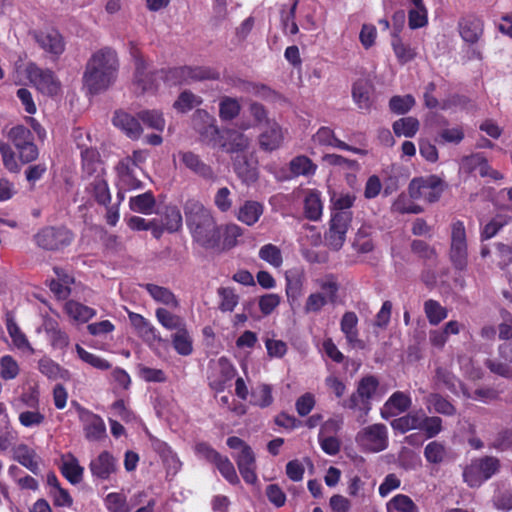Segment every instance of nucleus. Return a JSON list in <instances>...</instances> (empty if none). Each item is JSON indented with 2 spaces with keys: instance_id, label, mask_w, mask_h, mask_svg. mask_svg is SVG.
<instances>
[{
  "instance_id": "nucleus-1",
  "label": "nucleus",
  "mask_w": 512,
  "mask_h": 512,
  "mask_svg": "<svg viewBox=\"0 0 512 512\" xmlns=\"http://www.w3.org/2000/svg\"><path fill=\"white\" fill-rule=\"evenodd\" d=\"M186 225L193 240L206 249L219 245L220 229L210 209L200 201L189 199L184 205Z\"/></svg>"
},
{
  "instance_id": "nucleus-2",
  "label": "nucleus",
  "mask_w": 512,
  "mask_h": 512,
  "mask_svg": "<svg viewBox=\"0 0 512 512\" xmlns=\"http://www.w3.org/2000/svg\"><path fill=\"white\" fill-rule=\"evenodd\" d=\"M118 58L114 50L104 48L95 52L86 64L83 85L91 95L107 90L116 80Z\"/></svg>"
},
{
  "instance_id": "nucleus-3",
  "label": "nucleus",
  "mask_w": 512,
  "mask_h": 512,
  "mask_svg": "<svg viewBox=\"0 0 512 512\" xmlns=\"http://www.w3.org/2000/svg\"><path fill=\"white\" fill-rule=\"evenodd\" d=\"M316 291L311 292L304 303V313L319 314L328 304H334L338 298L340 285L336 276L326 274L314 280Z\"/></svg>"
},
{
  "instance_id": "nucleus-4",
  "label": "nucleus",
  "mask_w": 512,
  "mask_h": 512,
  "mask_svg": "<svg viewBox=\"0 0 512 512\" xmlns=\"http://www.w3.org/2000/svg\"><path fill=\"white\" fill-rule=\"evenodd\" d=\"M220 78V72L210 66H181L167 70L166 81L171 85L186 84L199 81H214Z\"/></svg>"
},
{
  "instance_id": "nucleus-5",
  "label": "nucleus",
  "mask_w": 512,
  "mask_h": 512,
  "mask_svg": "<svg viewBox=\"0 0 512 512\" xmlns=\"http://www.w3.org/2000/svg\"><path fill=\"white\" fill-rule=\"evenodd\" d=\"M6 137L17 150L22 163H31L38 158L39 151L34 143V135L24 125L13 126L8 130Z\"/></svg>"
},
{
  "instance_id": "nucleus-6",
  "label": "nucleus",
  "mask_w": 512,
  "mask_h": 512,
  "mask_svg": "<svg viewBox=\"0 0 512 512\" xmlns=\"http://www.w3.org/2000/svg\"><path fill=\"white\" fill-rule=\"evenodd\" d=\"M449 259L453 267L463 271L468 265V243L464 223L455 221L451 225Z\"/></svg>"
},
{
  "instance_id": "nucleus-7",
  "label": "nucleus",
  "mask_w": 512,
  "mask_h": 512,
  "mask_svg": "<svg viewBox=\"0 0 512 512\" xmlns=\"http://www.w3.org/2000/svg\"><path fill=\"white\" fill-rule=\"evenodd\" d=\"M135 74L133 85L140 93H154L158 89L159 80L166 81L167 70L150 71L148 64L141 56H134Z\"/></svg>"
},
{
  "instance_id": "nucleus-8",
  "label": "nucleus",
  "mask_w": 512,
  "mask_h": 512,
  "mask_svg": "<svg viewBox=\"0 0 512 512\" xmlns=\"http://www.w3.org/2000/svg\"><path fill=\"white\" fill-rule=\"evenodd\" d=\"M356 442L366 452H381L388 447V429L381 423L369 425L357 433Z\"/></svg>"
},
{
  "instance_id": "nucleus-9",
  "label": "nucleus",
  "mask_w": 512,
  "mask_h": 512,
  "mask_svg": "<svg viewBox=\"0 0 512 512\" xmlns=\"http://www.w3.org/2000/svg\"><path fill=\"white\" fill-rule=\"evenodd\" d=\"M408 190L412 199L432 203L440 198L443 192V183L435 175L419 177L410 182Z\"/></svg>"
},
{
  "instance_id": "nucleus-10",
  "label": "nucleus",
  "mask_w": 512,
  "mask_h": 512,
  "mask_svg": "<svg viewBox=\"0 0 512 512\" xmlns=\"http://www.w3.org/2000/svg\"><path fill=\"white\" fill-rule=\"evenodd\" d=\"M378 385L379 382L374 376H366L362 378L358 384L356 392L350 396L344 406L352 410L357 409L363 412L364 415H367L371 410L370 400L375 394Z\"/></svg>"
},
{
  "instance_id": "nucleus-11",
  "label": "nucleus",
  "mask_w": 512,
  "mask_h": 512,
  "mask_svg": "<svg viewBox=\"0 0 512 512\" xmlns=\"http://www.w3.org/2000/svg\"><path fill=\"white\" fill-rule=\"evenodd\" d=\"M351 222L352 219L346 214H330L329 228L324 235L330 249L338 251L343 247Z\"/></svg>"
},
{
  "instance_id": "nucleus-12",
  "label": "nucleus",
  "mask_w": 512,
  "mask_h": 512,
  "mask_svg": "<svg viewBox=\"0 0 512 512\" xmlns=\"http://www.w3.org/2000/svg\"><path fill=\"white\" fill-rule=\"evenodd\" d=\"M27 77L42 94L53 96L60 91V81L49 69H43L35 64H29L27 67Z\"/></svg>"
},
{
  "instance_id": "nucleus-13",
  "label": "nucleus",
  "mask_w": 512,
  "mask_h": 512,
  "mask_svg": "<svg viewBox=\"0 0 512 512\" xmlns=\"http://www.w3.org/2000/svg\"><path fill=\"white\" fill-rule=\"evenodd\" d=\"M235 375L236 369L233 364L227 358L220 357L210 366L209 387L217 393L223 392Z\"/></svg>"
},
{
  "instance_id": "nucleus-14",
  "label": "nucleus",
  "mask_w": 512,
  "mask_h": 512,
  "mask_svg": "<svg viewBox=\"0 0 512 512\" xmlns=\"http://www.w3.org/2000/svg\"><path fill=\"white\" fill-rule=\"evenodd\" d=\"M72 240V233L63 227H46L35 235L36 244L45 250L61 249L69 245Z\"/></svg>"
},
{
  "instance_id": "nucleus-15",
  "label": "nucleus",
  "mask_w": 512,
  "mask_h": 512,
  "mask_svg": "<svg viewBox=\"0 0 512 512\" xmlns=\"http://www.w3.org/2000/svg\"><path fill=\"white\" fill-rule=\"evenodd\" d=\"M76 411L83 425L85 437L89 441H99L106 436V425L103 419L92 411L76 405Z\"/></svg>"
},
{
  "instance_id": "nucleus-16",
  "label": "nucleus",
  "mask_w": 512,
  "mask_h": 512,
  "mask_svg": "<svg viewBox=\"0 0 512 512\" xmlns=\"http://www.w3.org/2000/svg\"><path fill=\"white\" fill-rule=\"evenodd\" d=\"M34 39L47 53L59 56L65 50V42L62 35L55 29H47L34 32Z\"/></svg>"
},
{
  "instance_id": "nucleus-17",
  "label": "nucleus",
  "mask_w": 512,
  "mask_h": 512,
  "mask_svg": "<svg viewBox=\"0 0 512 512\" xmlns=\"http://www.w3.org/2000/svg\"><path fill=\"white\" fill-rule=\"evenodd\" d=\"M412 404V399L408 393L403 391L394 392L381 408V417L389 419L406 412Z\"/></svg>"
},
{
  "instance_id": "nucleus-18",
  "label": "nucleus",
  "mask_w": 512,
  "mask_h": 512,
  "mask_svg": "<svg viewBox=\"0 0 512 512\" xmlns=\"http://www.w3.org/2000/svg\"><path fill=\"white\" fill-rule=\"evenodd\" d=\"M285 294L289 305L293 308L303 295L305 276L300 270L293 269L285 273Z\"/></svg>"
},
{
  "instance_id": "nucleus-19",
  "label": "nucleus",
  "mask_w": 512,
  "mask_h": 512,
  "mask_svg": "<svg viewBox=\"0 0 512 512\" xmlns=\"http://www.w3.org/2000/svg\"><path fill=\"white\" fill-rule=\"evenodd\" d=\"M302 202L304 216L310 221H319L324 208L321 192L317 189H304Z\"/></svg>"
},
{
  "instance_id": "nucleus-20",
  "label": "nucleus",
  "mask_w": 512,
  "mask_h": 512,
  "mask_svg": "<svg viewBox=\"0 0 512 512\" xmlns=\"http://www.w3.org/2000/svg\"><path fill=\"white\" fill-rule=\"evenodd\" d=\"M284 141V133L281 126L273 121L267 122L266 128L258 137L259 146L262 150L272 152L281 147Z\"/></svg>"
},
{
  "instance_id": "nucleus-21",
  "label": "nucleus",
  "mask_w": 512,
  "mask_h": 512,
  "mask_svg": "<svg viewBox=\"0 0 512 512\" xmlns=\"http://www.w3.org/2000/svg\"><path fill=\"white\" fill-rule=\"evenodd\" d=\"M89 469L94 478L107 480L116 472V460L108 451H103L91 460Z\"/></svg>"
},
{
  "instance_id": "nucleus-22",
  "label": "nucleus",
  "mask_w": 512,
  "mask_h": 512,
  "mask_svg": "<svg viewBox=\"0 0 512 512\" xmlns=\"http://www.w3.org/2000/svg\"><path fill=\"white\" fill-rule=\"evenodd\" d=\"M139 121L140 119H138V116L134 117L124 111L115 112L112 119L114 126L123 131L126 136L132 140L139 139L143 133V129Z\"/></svg>"
},
{
  "instance_id": "nucleus-23",
  "label": "nucleus",
  "mask_w": 512,
  "mask_h": 512,
  "mask_svg": "<svg viewBox=\"0 0 512 512\" xmlns=\"http://www.w3.org/2000/svg\"><path fill=\"white\" fill-rule=\"evenodd\" d=\"M232 160L234 171L243 183L250 185L257 181L258 169L256 161L249 159L246 154L235 155Z\"/></svg>"
},
{
  "instance_id": "nucleus-24",
  "label": "nucleus",
  "mask_w": 512,
  "mask_h": 512,
  "mask_svg": "<svg viewBox=\"0 0 512 512\" xmlns=\"http://www.w3.org/2000/svg\"><path fill=\"white\" fill-rule=\"evenodd\" d=\"M88 180L86 192L89 193L98 204L107 206L111 201V193L105 174L89 177Z\"/></svg>"
},
{
  "instance_id": "nucleus-25",
  "label": "nucleus",
  "mask_w": 512,
  "mask_h": 512,
  "mask_svg": "<svg viewBox=\"0 0 512 512\" xmlns=\"http://www.w3.org/2000/svg\"><path fill=\"white\" fill-rule=\"evenodd\" d=\"M461 38L470 44L478 42L483 34V22L476 16H467L459 21Z\"/></svg>"
},
{
  "instance_id": "nucleus-26",
  "label": "nucleus",
  "mask_w": 512,
  "mask_h": 512,
  "mask_svg": "<svg viewBox=\"0 0 512 512\" xmlns=\"http://www.w3.org/2000/svg\"><path fill=\"white\" fill-rule=\"evenodd\" d=\"M179 157L186 168L206 180L216 178L213 169L205 164L198 155L193 152H179Z\"/></svg>"
},
{
  "instance_id": "nucleus-27",
  "label": "nucleus",
  "mask_w": 512,
  "mask_h": 512,
  "mask_svg": "<svg viewBox=\"0 0 512 512\" xmlns=\"http://www.w3.org/2000/svg\"><path fill=\"white\" fill-rule=\"evenodd\" d=\"M152 447L160 455L168 474L175 475L181 469V461L167 443L159 439H153Z\"/></svg>"
},
{
  "instance_id": "nucleus-28",
  "label": "nucleus",
  "mask_w": 512,
  "mask_h": 512,
  "mask_svg": "<svg viewBox=\"0 0 512 512\" xmlns=\"http://www.w3.org/2000/svg\"><path fill=\"white\" fill-rule=\"evenodd\" d=\"M425 420V412L422 409L412 410L404 416L392 421L394 430L405 433L410 430H421Z\"/></svg>"
},
{
  "instance_id": "nucleus-29",
  "label": "nucleus",
  "mask_w": 512,
  "mask_h": 512,
  "mask_svg": "<svg viewBox=\"0 0 512 512\" xmlns=\"http://www.w3.org/2000/svg\"><path fill=\"white\" fill-rule=\"evenodd\" d=\"M251 139L242 132L228 130L225 141L221 144L222 148L229 154H245L250 146Z\"/></svg>"
},
{
  "instance_id": "nucleus-30",
  "label": "nucleus",
  "mask_w": 512,
  "mask_h": 512,
  "mask_svg": "<svg viewBox=\"0 0 512 512\" xmlns=\"http://www.w3.org/2000/svg\"><path fill=\"white\" fill-rule=\"evenodd\" d=\"M358 317L352 311H347L343 314L340 320V329L344 334L345 339L352 347L362 346V341L359 339L357 329Z\"/></svg>"
},
{
  "instance_id": "nucleus-31",
  "label": "nucleus",
  "mask_w": 512,
  "mask_h": 512,
  "mask_svg": "<svg viewBox=\"0 0 512 512\" xmlns=\"http://www.w3.org/2000/svg\"><path fill=\"white\" fill-rule=\"evenodd\" d=\"M356 201V196L349 192H332L330 193V214H346L349 218H353L351 211Z\"/></svg>"
},
{
  "instance_id": "nucleus-32",
  "label": "nucleus",
  "mask_w": 512,
  "mask_h": 512,
  "mask_svg": "<svg viewBox=\"0 0 512 512\" xmlns=\"http://www.w3.org/2000/svg\"><path fill=\"white\" fill-rule=\"evenodd\" d=\"M60 470L63 476L72 484H78L83 479L84 468L71 453H67L61 457Z\"/></svg>"
},
{
  "instance_id": "nucleus-33",
  "label": "nucleus",
  "mask_w": 512,
  "mask_h": 512,
  "mask_svg": "<svg viewBox=\"0 0 512 512\" xmlns=\"http://www.w3.org/2000/svg\"><path fill=\"white\" fill-rule=\"evenodd\" d=\"M83 172L87 178L105 174V168L100 160L99 153L94 148H86L81 151Z\"/></svg>"
},
{
  "instance_id": "nucleus-34",
  "label": "nucleus",
  "mask_w": 512,
  "mask_h": 512,
  "mask_svg": "<svg viewBox=\"0 0 512 512\" xmlns=\"http://www.w3.org/2000/svg\"><path fill=\"white\" fill-rule=\"evenodd\" d=\"M264 206L262 203L254 200H247L240 206L237 212V219L248 225L252 226L263 215Z\"/></svg>"
},
{
  "instance_id": "nucleus-35",
  "label": "nucleus",
  "mask_w": 512,
  "mask_h": 512,
  "mask_svg": "<svg viewBox=\"0 0 512 512\" xmlns=\"http://www.w3.org/2000/svg\"><path fill=\"white\" fill-rule=\"evenodd\" d=\"M38 369L50 380L68 381L71 378V374L67 369L48 357H43L38 361Z\"/></svg>"
},
{
  "instance_id": "nucleus-36",
  "label": "nucleus",
  "mask_w": 512,
  "mask_h": 512,
  "mask_svg": "<svg viewBox=\"0 0 512 512\" xmlns=\"http://www.w3.org/2000/svg\"><path fill=\"white\" fill-rule=\"evenodd\" d=\"M197 116L203 118V120H204V124L201 126L198 125L197 123L195 124V127H196L197 131L199 132L202 140L209 144L215 145L216 140L219 136V129L215 124V122H216L215 118L212 117L211 115H209L207 112L202 111V110L197 111Z\"/></svg>"
},
{
  "instance_id": "nucleus-37",
  "label": "nucleus",
  "mask_w": 512,
  "mask_h": 512,
  "mask_svg": "<svg viewBox=\"0 0 512 512\" xmlns=\"http://www.w3.org/2000/svg\"><path fill=\"white\" fill-rule=\"evenodd\" d=\"M129 321L134 329L137 331L138 335L142 337L144 340L152 341L157 339V330L156 328L142 315L134 312L128 313Z\"/></svg>"
},
{
  "instance_id": "nucleus-38",
  "label": "nucleus",
  "mask_w": 512,
  "mask_h": 512,
  "mask_svg": "<svg viewBox=\"0 0 512 512\" xmlns=\"http://www.w3.org/2000/svg\"><path fill=\"white\" fill-rule=\"evenodd\" d=\"M14 459L21 465L36 473L39 469V462L36 452L25 444L18 445L13 451Z\"/></svg>"
},
{
  "instance_id": "nucleus-39",
  "label": "nucleus",
  "mask_w": 512,
  "mask_h": 512,
  "mask_svg": "<svg viewBox=\"0 0 512 512\" xmlns=\"http://www.w3.org/2000/svg\"><path fill=\"white\" fill-rule=\"evenodd\" d=\"M6 328L14 346L17 349L30 354L34 353V349L30 345L26 335L21 331L20 327L13 319H7Z\"/></svg>"
},
{
  "instance_id": "nucleus-40",
  "label": "nucleus",
  "mask_w": 512,
  "mask_h": 512,
  "mask_svg": "<svg viewBox=\"0 0 512 512\" xmlns=\"http://www.w3.org/2000/svg\"><path fill=\"white\" fill-rule=\"evenodd\" d=\"M312 141L318 146H330L334 148H347V144L339 140L334 131L326 126L320 127L317 132L312 136Z\"/></svg>"
},
{
  "instance_id": "nucleus-41",
  "label": "nucleus",
  "mask_w": 512,
  "mask_h": 512,
  "mask_svg": "<svg viewBox=\"0 0 512 512\" xmlns=\"http://www.w3.org/2000/svg\"><path fill=\"white\" fill-rule=\"evenodd\" d=\"M274 401L272 395V386L266 383H260L251 391L250 403L259 408H267Z\"/></svg>"
},
{
  "instance_id": "nucleus-42",
  "label": "nucleus",
  "mask_w": 512,
  "mask_h": 512,
  "mask_svg": "<svg viewBox=\"0 0 512 512\" xmlns=\"http://www.w3.org/2000/svg\"><path fill=\"white\" fill-rule=\"evenodd\" d=\"M149 295L159 303L166 306L176 308L179 305L178 300L171 290L166 287L158 286L155 284H146L145 286Z\"/></svg>"
},
{
  "instance_id": "nucleus-43",
  "label": "nucleus",
  "mask_w": 512,
  "mask_h": 512,
  "mask_svg": "<svg viewBox=\"0 0 512 512\" xmlns=\"http://www.w3.org/2000/svg\"><path fill=\"white\" fill-rule=\"evenodd\" d=\"M414 5L408 13V24L411 29L422 28L428 23V12L423 3V0L415 1L410 0Z\"/></svg>"
},
{
  "instance_id": "nucleus-44",
  "label": "nucleus",
  "mask_w": 512,
  "mask_h": 512,
  "mask_svg": "<svg viewBox=\"0 0 512 512\" xmlns=\"http://www.w3.org/2000/svg\"><path fill=\"white\" fill-rule=\"evenodd\" d=\"M154 206L155 198L150 191L131 197L129 200V207L132 211L145 215L151 214Z\"/></svg>"
},
{
  "instance_id": "nucleus-45",
  "label": "nucleus",
  "mask_w": 512,
  "mask_h": 512,
  "mask_svg": "<svg viewBox=\"0 0 512 512\" xmlns=\"http://www.w3.org/2000/svg\"><path fill=\"white\" fill-rule=\"evenodd\" d=\"M241 111V105L237 98L223 96L219 101V117L222 121L235 119Z\"/></svg>"
},
{
  "instance_id": "nucleus-46",
  "label": "nucleus",
  "mask_w": 512,
  "mask_h": 512,
  "mask_svg": "<svg viewBox=\"0 0 512 512\" xmlns=\"http://www.w3.org/2000/svg\"><path fill=\"white\" fill-rule=\"evenodd\" d=\"M391 45L400 64H406L416 57V50L410 44L404 43L396 33L393 35Z\"/></svg>"
},
{
  "instance_id": "nucleus-47",
  "label": "nucleus",
  "mask_w": 512,
  "mask_h": 512,
  "mask_svg": "<svg viewBox=\"0 0 512 512\" xmlns=\"http://www.w3.org/2000/svg\"><path fill=\"white\" fill-rule=\"evenodd\" d=\"M65 310L70 317L80 322H87L96 315L95 309L76 301H68Z\"/></svg>"
},
{
  "instance_id": "nucleus-48",
  "label": "nucleus",
  "mask_w": 512,
  "mask_h": 512,
  "mask_svg": "<svg viewBox=\"0 0 512 512\" xmlns=\"http://www.w3.org/2000/svg\"><path fill=\"white\" fill-rule=\"evenodd\" d=\"M370 85L367 80L360 79L356 81L352 88V96L360 109H368L370 101Z\"/></svg>"
},
{
  "instance_id": "nucleus-49",
  "label": "nucleus",
  "mask_w": 512,
  "mask_h": 512,
  "mask_svg": "<svg viewBox=\"0 0 512 512\" xmlns=\"http://www.w3.org/2000/svg\"><path fill=\"white\" fill-rule=\"evenodd\" d=\"M387 512H419L414 501L405 494H397L386 504Z\"/></svg>"
},
{
  "instance_id": "nucleus-50",
  "label": "nucleus",
  "mask_w": 512,
  "mask_h": 512,
  "mask_svg": "<svg viewBox=\"0 0 512 512\" xmlns=\"http://www.w3.org/2000/svg\"><path fill=\"white\" fill-rule=\"evenodd\" d=\"M156 318L159 323L168 330H176L177 332L185 328L184 320L180 316L171 313L167 309L158 308L156 310Z\"/></svg>"
},
{
  "instance_id": "nucleus-51",
  "label": "nucleus",
  "mask_w": 512,
  "mask_h": 512,
  "mask_svg": "<svg viewBox=\"0 0 512 512\" xmlns=\"http://www.w3.org/2000/svg\"><path fill=\"white\" fill-rule=\"evenodd\" d=\"M424 312L431 325H438L448 316L447 309L433 299L425 301Z\"/></svg>"
},
{
  "instance_id": "nucleus-52",
  "label": "nucleus",
  "mask_w": 512,
  "mask_h": 512,
  "mask_svg": "<svg viewBox=\"0 0 512 512\" xmlns=\"http://www.w3.org/2000/svg\"><path fill=\"white\" fill-rule=\"evenodd\" d=\"M75 350L77 352L78 357L86 364L98 370H108L111 368V364L108 360L103 357H100L96 354H93L87 350H85L79 344H76Z\"/></svg>"
},
{
  "instance_id": "nucleus-53",
  "label": "nucleus",
  "mask_w": 512,
  "mask_h": 512,
  "mask_svg": "<svg viewBox=\"0 0 512 512\" xmlns=\"http://www.w3.org/2000/svg\"><path fill=\"white\" fill-rule=\"evenodd\" d=\"M202 104V98L189 90H185L178 96L173 107L181 113H186Z\"/></svg>"
},
{
  "instance_id": "nucleus-54",
  "label": "nucleus",
  "mask_w": 512,
  "mask_h": 512,
  "mask_svg": "<svg viewBox=\"0 0 512 512\" xmlns=\"http://www.w3.org/2000/svg\"><path fill=\"white\" fill-rule=\"evenodd\" d=\"M290 171L295 176L313 175L317 166L307 156H297L293 158L289 164Z\"/></svg>"
},
{
  "instance_id": "nucleus-55",
  "label": "nucleus",
  "mask_w": 512,
  "mask_h": 512,
  "mask_svg": "<svg viewBox=\"0 0 512 512\" xmlns=\"http://www.w3.org/2000/svg\"><path fill=\"white\" fill-rule=\"evenodd\" d=\"M172 343L177 353L182 356H188L193 351L192 338L186 327L173 334Z\"/></svg>"
},
{
  "instance_id": "nucleus-56",
  "label": "nucleus",
  "mask_w": 512,
  "mask_h": 512,
  "mask_svg": "<svg viewBox=\"0 0 512 512\" xmlns=\"http://www.w3.org/2000/svg\"><path fill=\"white\" fill-rule=\"evenodd\" d=\"M243 235V229L234 223L227 224L222 231V248L230 250L238 245L239 238Z\"/></svg>"
},
{
  "instance_id": "nucleus-57",
  "label": "nucleus",
  "mask_w": 512,
  "mask_h": 512,
  "mask_svg": "<svg viewBox=\"0 0 512 512\" xmlns=\"http://www.w3.org/2000/svg\"><path fill=\"white\" fill-rule=\"evenodd\" d=\"M138 119L148 128L157 131H163L165 128V119L162 113L157 110H142L138 112Z\"/></svg>"
},
{
  "instance_id": "nucleus-58",
  "label": "nucleus",
  "mask_w": 512,
  "mask_h": 512,
  "mask_svg": "<svg viewBox=\"0 0 512 512\" xmlns=\"http://www.w3.org/2000/svg\"><path fill=\"white\" fill-rule=\"evenodd\" d=\"M419 129V122L414 117L401 118L393 123V131L397 136L413 137Z\"/></svg>"
},
{
  "instance_id": "nucleus-59",
  "label": "nucleus",
  "mask_w": 512,
  "mask_h": 512,
  "mask_svg": "<svg viewBox=\"0 0 512 512\" xmlns=\"http://www.w3.org/2000/svg\"><path fill=\"white\" fill-rule=\"evenodd\" d=\"M218 296L220 298L219 309L222 312H232L239 303V296L230 287L219 288Z\"/></svg>"
},
{
  "instance_id": "nucleus-60",
  "label": "nucleus",
  "mask_w": 512,
  "mask_h": 512,
  "mask_svg": "<svg viewBox=\"0 0 512 512\" xmlns=\"http://www.w3.org/2000/svg\"><path fill=\"white\" fill-rule=\"evenodd\" d=\"M259 258L275 268H279L283 263L281 250L274 244H265L259 250Z\"/></svg>"
},
{
  "instance_id": "nucleus-61",
  "label": "nucleus",
  "mask_w": 512,
  "mask_h": 512,
  "mask_svg": "<svg viewBox=\"0 0 512 512\" xmlns=\"http://www.w3.org/2000/svg\"><path fill=\"white\" fill-rule=\"evenodd\" d=\"M353 247L359 253H369L374 249V243L370 238L368 227L362 226L358 229Z\"/></svg>"
},
{
  "instance_id": "nucleus-62",
  "label": "nucleus",
  "mask_w": 512,
  "mask_h": 512,
  "mask_svg": "<svg viewBox=\"0 0 512 512\" xmlns=\"http://www.w3.org/2000/svg\"><path fill=\"white\" fill-rule=\"evenodd\" d=\"M427 403L433 407L436 413L452 416L456 413V408L440 394H431L428 396Z\"/></svg>"
},
{
  "instance_id": "nucleus-63",
  "label": "nucleus",
  "mask_w": 512,
  "mask_h": 512,
  "mask_svg": "<svg viewBox=\"0 0 512 512\" xmlns=\"http://www.w3.org/2000/svg\"><path fill=\"white\" fill-rule=\"evenodd\" d=\"M20 372L17 361L10 355H4L0 358V377L3 380H13Z\"/></svg>"
},
{
  "instance_id": "nucleus-64",
  "label": "nucleus",
  "mask_w": 512,
  "mask_h": 512,
  "mask_svg": "<svg viewBox=\"0 0 512 512\" xmlns=\"http://www.w3.org/2000/svg\"><path fill=\"white\" fill-rule=\"evenodd\" d=\"M104 504L109 512H130L126 497L121 493H109L104 499Z\"/></svg>"
}]
</instances>
